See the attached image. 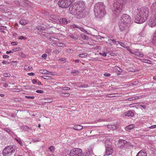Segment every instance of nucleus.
Here are the masks:
<instances>
[{"mask_svg":"<svg viewBox=\"0 0 156 156\" xmlns=\"http://www.w3.org/2000/svg\"><path fill=\"white\" fill-rule=\"evenodd\" d=\"M151 8L153 9H154V11L153 12V16L150 18L149 20L148 24L150 27H153L156 26V0L152 5Z\"/></svg>","mask_w":156,"mask_h":156,"instance_id":"39448f33","label":"nucleus"},{"mask_svg":"<svg viewBox=\"0 0 156 156\" xmlns=\"http://www.w3.org/2000/svg\"><path fill=\"white\" fill-rule=\"evenodd\" d=\"M83 126L80 125H74L73 126L74 129L76 130H81L83 129Z\"/></svg>","mask_w":156,"mask_h":156,"instance_id":"f3484780","label":"nucleus"},{"mask_svg":"<svg viewBox=\"0 0 156 156\" xmlns=\"http://www.w3.org/2000/svg\"><path fill=\"white\" fill-rule=\"evenodd\" d=\"M18 39L20 40L26 39V37L24 36H19Z\"/></svg>","mask_w":156,"mask_h":156,"instance_id":"a18cd8bd","label":"nucleus"},{"mask_svg":"<svg viewBox=\"0 0 156 156\" xmlns=\"http://www.w3.org/2000/svg\"><path fill=\"white\" fill-rule=\"evenodd\" d=\"M104 75L105 76H109L110 75L109 73H106L104 74Z\"/></svg>","mask_w":156,"mask_h":156,"instance_id":"774afa93","label":"nucleus"},{"mask_svg":"<svg viewBox=\"0 0 156 156\" xmlns=\"http://www.w3.org/2000/svg\"><path fill=\"white\" fill-rule=\"evenodd\" d=\"M61 95L64 97H68L69 95V94L68 93H62Z\"/></svg>","mask_w":156,"mask_h":156,"instance_id":"c9c22d12","label":"nucleus"},{"mask_svg":"<svg viewBox=\"0 0 156 156\" xmlns=\"http://www.w3.org/2000/svg\"><path fill=\"white\" fill-rule=\"evenodd\" d=\"M43 77L44 79L46 80H49L51 78L50 76H44Z\"/></svg>","mask_w":156,"mask_h":156,"instance_id":"37998d69","label":"nucleus"},{"mask_svg":"<svg viewBox=\"0 0 156 156\" xmlns=\"http://www.w3.org/2000/svg\"><path fill=\"white\" fill-rule=\"evenodd\" d=\"M52 45L54 46H58V47H63L65 46V44L59 42L54 43L52 44Z\"/></svg>","mask_w":156,"mask_h":156,"instance_id":"dca6fc26","label":"nucleus"},{"mask_svg":"<svg viewBox=\"0 0 156 156\" xmlns=\"http://www.w3.org/2000/svg\"><path fill=\"white\" fill-rule=\"evenodd\" d=\"M99 54L102 55L103 56L105 57L106 56V53L105 52H104L103 53H99Z\"/></svg>","mask_w":156,"mask_h":156,"instance_id":"3c124183","label":"nucleus"},{"mask_svg":"<svg viewBox=\"0 0 156 156\" xmlns=\"http://www.w3.org/2000/svg\"><path fill=\"white\" fill-rule=\"evenodd\" d=\"M150 129L156 128V125H154L151 126L149 127Z\"/></svg>","mask_w":156,"mask_h":156,"instance_id":"864d4df0","label":"nucleus"},{"mask_svg":"<svg viewBox=\"0 0 156 156\" xmlns=\"http://www.w3.org/2000/svg\"><path fill=\"white\" fill-rule=\"evenodd\" d=\"M25 97L27 98H30L31 99H34V96H25Z\"/></svg>","mask_w":156,"mask_h":156,"instance_id":"49530a36","label":"nucleus"},{"mask_svg":"<svg viewBox=\"0 0 156 156\" xmlns=\"http://www.w3.org/2000/svg\"><path fill=\"white\" fill-rule=\"evenodd\" d=\"M149 13V9L146 7H143L138 9L134 22L137 23H144L148 17Z\"/></svg>","mask_w":156,"mask_h":156,"instance_id":"f257e3e1","label":"nucleus"},{"mask_svg":"<svg viewBox=\"0 0 156 156\" xmlns=\"http://www.w3.org/2000/svg\"><path fill=\"white\" fill-rule=\"evenodd\" d=\"M45 52L47 53H51L52 52V50L51 49L48 48L46 50Z\"/></svg>","mask_w":156,"mask_h":156,"instance_id":"ea45409f","label":"nucleus"},{"mask_svg":"<svg viewBox=\"0 0 156 156\" xmlns=\"http://www.w3.org/2000/svg\"><path fill=\"white\" fill-rule=\"evenodd\" d=\"M3 86L5 87H8V84L6 83L3 84Z\"/></svg>","mask_w":156,"mask_h":156,"instance_id":"338daca9","label":"nucleus"},{"mask_svg":"<svg viewBox=\"0 0 156 156\" xmlns=\"http://www.w3.org/2000/svg\"><path fill=\"white\" fill-rule=\"evenodd\" d=\"M16 147L14 146L6 147L3 150L2 154L4 156H10L15 152Z\"/></svg>","mask_w":156,"mask_h":156,"instance_id":"423d86ee","label":"nucleus"},{"mask_svg":"<svg viewBox=\"0 0 156 156\" xmlns=\"http://www.w3.org/2000/svg\"><path fill=\"white\" fill-rule=\"evenodd\" d=\"M87 86H87V85H81V86H80V87H83V88H86L87 87Z\"/></svg>","mask_w":156,"mask_h":156,"instance_id":"13d9d810","label":"nucleus"},{"mask_svg":"<svg viewBox=\"0 0 156 156\" xmlns=\"http://www.w3.org/2000/svg\"><path fill=\"white\" fill-rule=\"evenodd\" d=\"M105 149V154L106 155H109L112 154L113 149L112 146L110 144L106 145Z\"/></svg>","mask_w":156,"mask_h":156,"instance_id":"1a4fd4ad","label":"nucleus"},{"mask_svg":"<svg viewBox=\"0 0 156 156\" xmlns=\"http://www.w3.org/2000/svg\"><path fill=\"white\" fill-rule=\"evenodd\" d=\"M147 154L144 150H140L136 154V156H147Z\"/></svg>","mask_w":156,"mask_h":156,"instance_id":"f8f14e48","label":"nucleus"},{"mask_svg":"<svg viewBox=\"0 0 156 156\" xmlns=\"http://www.w3.org/2000/svg\"><path fill=\"white\" fill-rule=\"evenodd\" d=\"M60 89H61L62 90H70V88L69 87H62L60 88Z\"/></svg>","mask_w":156,"mask_h":156,"instance_id":"473e14b6","label":"nucleus"},{"mask_svg":"<svg viewBox=\"0 0 156 156\" xmlns=\"http://www.w3.org/2000/svg\"><path fill=\"white\" fill-rule=\"evenodd\" d=\"M119 142L120 145L121 146H123L127 144V141L126 140L122 139H119Z\"/></svg>","mask_w":156,"mask_h":156,"instance_id":"412c9836","label":"nucleus"},{"mask_svg":"<svg viewBox=\"0 0 156 156\" xmlns=\"http://www.w3.org/2000/svg\"><path fill=\"white\" fill-rule=\"evenodd\" d=\"M143 62L147 63L148 64H151V62L149 60H146V59H144V60Z\"/></svg>","mask_w":156,"mask_h":156,"instance_id":"58836bf2","label":"nucleus"},{"mask_svg":"<svg viewBox=\"0 0 156 156\" xmlns=\"http://www.w3.org/2000/svg\"><path fill=\"white\" fill-rule=\"evenodd\" d=\"M20 47H17L16 48H14L12 49V51H16L20 50Z\"/></svg>","mask_w":156,"mask_h":156,"instance_id":"e433bc0d","label":"nucleus"},{"mask_svg":"<svg viewBox=\"0 0 156 156\" xmlns=\"http://www.w3.org/2000/svg\"><path fill=\"white\" fill-rule=\"evenodd\" d=\"M87 54L86 53L78 55L79 57L81 58H85L87 56Z\"/></svg>","mask_w":156,"mask_h":156,"instance_id":"2f4dec72","label":"nucleus"},{"mask_svg":"<svg viewBox=\"0 0 156 156\" xmlns=\"http://www.w3.org/2000/svg\"><path fill=\"white\" fill-rule=\"evenodd\" d=\"M69 36L70 37L75 40H77L78 39V36L76 34H70Z\"/></svg>","mask_w":156,"mask_h":156,"instance_id":"b1692460","label":"nucleus"},{"mask_svg":"<svg viewBox=\"0 0 156 156\" xmlns=\"http://www.w3.org/2000/svg\"><path fill=\"white\" fill-rule=\"evenodd\" d=\"M71 27L72 28H79V27L77 26L75 24H73L71 26Z\"/></svg>","mask_w":156,"mask_h":156,"instance_id":"09e8293b","label":"nucleus"},{"mask_svg":"<svg viewBox=\"0 0 156 156\" xmlns=\"http://www.w3.org/2000/svg\"><path fill=\"white\" fill-rule=\"evenodd\" d=\"M55 38L53 37H51L49 38V39L51 41H54V40L55 39Z\"/></svg>","mask_w":156,"mask_h":156,"instance_id":"6e6d98bb","label":"nucleus"},{"mask_svg":"<svg viewBox=\"0 0 156 156\" xmlns=\"http://www.w3.org/2000/svg\"><path fill=\"white\" fill-rule=\"evenodd\" d=\"M79 28L81 31H82V32H83L86 33L87 32L86 30L83 28H81V27H79Z\"/></svg>","mask_w":156,"mask_h":156,"instance_id":"c03bdc74","label":"nucleus"},{"mask_svg":"<svg viewBox=\"0 0 156 156\" xmlns=\"http://www.w3.org/2000/svg\"><path fill=\"white\" fill-rule=\"evenodd\" d=\"M128 50L132 54H134L136 56L139 57H142L144 56V55L142 52L139 51L137 50L135 51L133 50H131L130 49H128Z\"/></svg>","mask_w":156,"mask_h":156,"instance_id":"9b49d317","label":"nucleus"},{"mask_svg":"<svg viewBox=\"0 0 156 156\" xmlns=\"http://www.w3.org/2000/svg\"><path fill=\"white\" fill-rule=\"evenodd\" d=\"M40 73L43 74H50L51 75H53V73L52 72H49L45 69L41 70L40 71Z\"/></svg>","mask_w":156,"mask_h":156,"instance_id":"2eb2a0df","label":"nucleus"},{"mask_svg":"<svg viewBox=\"0 0 156 156\" xmlns=\"http://www.w3.org/2000/svg\"><path fill=\"white\" fill-rule=\"evenodd\" d=\"M47 55L46 54H43L41 56L43 58H44V59H45V58H47Z\"/></svg>","mask_w":156,"mask_h":156,"instance_id":"603ef678","label":"nucleus"},{"mask_svg":"<svg viewBox=\"0 0 156 156\" xmlns=\"http://www.w3.org/2000/svg\"><path fill=\"white\" fill-rule=\"evenodd\" d=\"M32 68V67L30 66L26 65L24 66V69L25 70H29Z\"/></svg>","mask_w":156,"mask_h":156,"instance_id":"c85d7f7f","label":"nucleus"},{"mask_svg":"<svg viewBox=\"0 0 156 156\" xmlns=\"http://www.w3.org/2000/svg\"><path fill=\"white\" fill-rule=\"evenodd\" d=\"M152 42L156 46V30L153 34Z\"/></svg>","mask_w":156,"mask_h":156,"instance_id":"6ab92c4d","label":"nucleus"},{"mask_svg":"<svg viewBox=\"0 0 156 156\" xmlns=\"http://www.w3.org/2000/svg\"><path fill=\"white\" fill-rule=\"evenodd\" d=\"M14 139L20 145L23 146V144L21 139L19 137H16L14 138Z\"/></svg>","mask_w":156,"mask_h":156,"instance_id":"5701e85b","label":"nucleus"},{"mask_svg":"<svg viewBox=\"0 0 156 156\" xmlns=\"http://www.w3.org/2000/svg\"><path fill=\"white\" fill-rule=\"evenodd\" d=\"M20 23L22 25H24L28 23V21L25 20H21L20 21Z\"/></svg>","mask_w":156,"mask_h":156,"instance_id":"393cba45","label":"nucleus"},{"mask_svg":"<svg viewBox=\"0 0 156 156\" xmlns=\"http://www.w3.org/2000/svg\"><path fill=\"white\" fill-rule=\"evenodd\" d=\"M6 28V27H2L1 26V33H2L4 34H5V30H2V29H5Z\"/></svg>","mask_w":156,"mask_h":156,"instance_id":"f704fd0d","label":"nucleus"},{"mask_svg":"<svg viewBox=\"0 0 156 156\" xmlns=\"http://www.w3.org/2000/svg\"><path fill=\"white\" fill-rule=\"evenodd\" d=\"M27 74L29 76H33L34 75V73H27Z\"/></svg>","mask_w":156,"mask_h":156,"instance_id":"680f3d73","label":"nucleus"},{"mask_svg":"<svg viewBox=\"0 0 156 156\" xmlns=\"http://www.w3.org/2000/svg\"><path fill=\"white\" fill-rule=\"evenodd\" d=\"M110 41H112V42L115 43V44H117V43H119L121 46H122V47L124 48H126L128 49H129L127 47H126V46L124 45V44L121 42L120 41H115V40H110Z\"/></svg>","mask_w":156,"mask_h":156,"instance_id":"ddd939ff","label":"nucleus"},{"mask_svg":"<svg viewBox=\"0 0 156 156\" xmlns=\"http://www.w3.org/2000/svg\"><path fill=\"white\" fill-rule=\"evenodd\" d=\"M105 6L102 2H99L96 4L94 6V12L95 16L97 18H101L105 14Z\"/></svg>","mask_w":156,"mask_h":156,"instance_id":"20e7f679","label":"nucleus"},{"mask_svg":"<svg viewBox=\"0 0 156 156\" xmlns=\"http://www.w3.org/2000/svg\"><path fill=\"white\" fill-rule=\"evenodd\" d=\"M124 0H115L112 7L113 14L118 16L122 12V9L124 7Z\"/></svg>","mask_w":156,"mask_h":156,"instance_id":"7ed1b4c3","label":"nucleus"},{"mask_svg":"<svg viewBox=\"0 0 156 156\" xmlns=\"http://www.w3.org/2000/svg\"><path fill=\"white\" fill-rule=\"evenodd\" d=\"M134 127V124H132L126 126L125 128V129L126 131H128L133 129Z\"/></svg>","mask_w":156,"mask_h":156,"instance_id":"aec40b11","label":"nucleus"},{"mask_svg":"<svg viewBox=\"0 0 156 156\" xmlns=\"http://www.w3.org/2000/svg\"><path fill=\"white\" fill-rule=\"evenodd\" d=\"M140 106L142 108L144 109H146V106L144 105H141Z\"/></svg>","mask_w":156,"mask_h":156,"instance_id":"052dcab7","label":"nucleus"},{"mask_svg":"<svg viewBox=\"0 0 156 156\" xmlns=\"http://www.w3.org/2000/svg\"><path fill=\"white\" fill-rule=\"evenodd\" d=\"M36 92L37 93L42 94L44 93V91L41 90H36Z\"/></svg>","mask_w":156,"mask_h":156,"instance_id":"8fccbe9b","label":"nucleus"},{"mask_svg":"<svg viewBox=\"0 0 156 156\" xmlns=\"http://www.w3.org/2000/svg\"><path fill=\"white\" fill-rule=\"evenodd\" d=\"M115 69H117L119 72H122V70L118 66L115 67Z\"/></svg>","mask_w":156,"mask_h":156,"instance_id":"a19ab883","label":"nucleus"},{"mask_svg":"<svg viewBox=\"0 0 156 156\" xmlns=\"http://www.w3.org/2000/svg\"><path fill=\"white\" fill-rule=\"evenodd\" d=\"M107 127L108 129L111 130H114L116 129L117 127L116 125H108L107 126Z\"/></svg>","mask_w":156,"mask_h":156,"instance_id":"a211bd4d","label":"nucleus"},{"mask_svg":"<svg viewBox=\"0 0 156 156\" xmlns=\"http://www.w3.org/2000/svg\"><path fill=\"white\" fill-rule=\"evenodd\" d=\"M32 83L34 84H35L37 83V80L36 79H34L32 80Z\"/></svg>","mask_w":156,"mask_h":156,"instance_id":"e2e57ef3","label":"nucleus"},{"mask_svg":"<svg viewBox=\"0 0 156 156\" xmlns=\"http://www.w3.org/2000/svg\"><path fill=\"white\" fill-rule=\"evenodd\" d=\"M53 53L55 54H58L59 53L58 50H55L53 51Z\"/></svg>","mask_w":156,"mask_h":156,"instance_id":"de8ad7c7","label":"nucleus"},{"mask_svg":"<svg viewBox=\"0 0 156 156\" xmlns=\"http://www.w3.org/2000/svg\"><path fill=\"white\" fill-rule=\"evenodd\" d=\"M72 73H75L76 74H78L79 73V72L77 70H75L74 71L72 72Z\"/></svg>","mask_w":156,"mask_h":156,"instance_id":"0e129e2a","label":"nucleus"},{"mask_svg":"<svg viewBox=\"0 0 156 156\" xmlns=\"http://www.w3.org/2000/svg\"><path fill=\"white\" fill-rule=\"evenodd\" d=\"M49 149H50V151L52 152H53L55 150V148L53 146H51L50 147H49Z\"/></svg>","mask_w":156,"mask_h":156,"instance_id":"4c0bfd02","label":"nucleus"},{"mask_svg":"<svg viewBox=\"0 0 156 156\" xmlns=\"http://www.w3.org/2000/svg\"><path fill=\"white\" fill-rule=\"evenodd\" d=\"M37 29L38 30H44L45 28L44 27L41 26H38L37 27Z\"/></svg>","mask_w":156,"mask_h":156,"instance_id":"bb28decb","label":"nucleus"},{"mask_svg":"<svg viewBox=\"0 0 156 156\" xmlns=\"http://www.w3.org/2000/svg\"><path fill=\"white\" fill-rule=\"evenodd\" d=\"M60 60L62 61L65 62L66 61V59L65 58H62L60 59Z\"/></svg>","mask_w":156,"mask_h":156,"instance_id":"69168bd1","label":"nucleus"},{"mask_svg":"<svg viewBox=\"0 0 156 156\" xmlns=\"http://www.w3.org/2000/svg\"><path fill=\"white\" fill-rule=\"evenodd\" d=\"M3 58H8L9 57V56L7 55H4L2 56Z\"/></svg>","mask_w":156,"mask_h":156,"instance_id":"4d7b16f0","label":"nucleus"},{"mask_svg":"<svg viewBox=\"0 0 156 156\" xmlns=\"http://www.w3.org/2000/svg\"><path fill=\"white\" fill-rule=\"evenodd\" d=\"M43 101L45 103H50L52 101V99L50 98H45L43 100Z\"/></svg>","mask_w":156,"mask_h":156,"instance_id":"a878e982","label":"nucleus"},{"mask_svg":"<svg viewBox=\"0 0 156 156\" xmlns=\"http://www.w3.org/2000/svg\"><path fill=\"white\" fill-rule=\"evenodd\" d=\"M134 115L133 112L132 111H129L125 113V116L128 117H133Z\"/></svg>","mask_w":156,"mask_h":156,"instance_id":"4468645a","label":"nucleus"},{"mask_svg":"<svg viewBox=\"0 0 156 156\" xmlns=\"http://www.w3.org/2000/svg\"><path fill=\"white\" fill-rule=\"evenodd\" d=\"M20 56L21 57L23 58H25L26 57V55L24 53L22 52H20L19 54Z\"/></svg>","mask_w":156,"mask_h":156,"instance_id":"72a5a7b5","label":"nucleus"},{"mask_svg":"<svg viewBox=\"0 0 156 156\" xmlns=\"http://www.w3.org/2000/svg\"><path fill=\"white\" fill-rule=\"evenodd\" d=\"M10 53H13V52L12 50V51H7L6 52V54H8Z\"/></svg>","mask_w":156,"mask_h":156,"instance_id":"bf43d9fd","label":"nucleus"},{"mask_svg":"<svg viewBox=\"0 0 156 156\" xmlns=\"http://www.w3.org/2000/svg\"><path fill=\"white\" fill-rule=\"evenodd\" d=\"M80 36L84 40H87L88 38V37L86 35H84L83 34H80Z\"/></svg>","mask_w":156,"mask_h":156,"instance_id":"cd10ccee","label":"nucleus"},{"mask_svg":"<svg viewBox=\"0 0 156 156\" xmlns=\"http://www.w3.org/2000/svg\"><path fill=\"white\" fill-rule=\"evenodd\" d=\"M3 76L5 77H8L10 76V74L9 73H5L3 74Z\"/></svg>","mask_w":156,"mask_h":156,"instance_id":"79ce46f5","label":"nucleus"},{"mask_svg":"<svg viewBox=\"0 0 156 156\" xmlns=\"http://www.w3.org/2000/svg\"><path fill=\"white\" fill-rule=\"evenodd\" d=\"M92 152V151H87L86 152V153H85V156H91L90 155L91 154Z\"/></svg>","mask_w":156,"mask_h":156,"instance_id":"c756f323","label":"nucleus"},{"mask_svg":"<svg viewBox=\"0 0 156 156\" xmlns=\"http://www.w3.org/2000/svg\"><path fill=\"white\" fill-rule=\"evenodd\" d=\"M76 9L80 11H82L85 6V4L83 1H79L76 4Z\"/></svg>","mask_w":156,"mask_h":156,"instance_id":"9d476101","label":"nucleus"},{"mask_svg":"<svg viewBox=\"0 0 156 156\" xmlns=\"http://www.w3.org/2000/svg\"><path fill=\"white\" fill-rule=\"evenodd\" d=\"M60 21V23L64 25L68 23V21L67 19L65 18H62L61 19Z\"/></svg>","mask_w":156,"mask_h":156,"instance_id":"4be33fe9","label":"nucleus"},{"mask_svg":"<svg viewBox=\"0 0 156 156\" xmlns=\"http://www.w3.org/2000/svg\"><path fill=\"white\" fill-rule=\"evenodd\" d=\"M69 155L70 156H83V154L81 149L76 148L70 151Z\"/></svg>","mask_w":156,"mask_h":156,"instance_id":"6e6552de","label":"nucleus"},{"mask_svg":"<svg viewBox=\"0 0 156 156\" xmlns=\"http://www.w3.org/2000/svg\"><path fill=\"white\" fill-rule=\"evenodd\" d=\"M73 1V0H60L58 4L59 7L62 8H66L72 4Z\"/></svg>","mask_w":156,"mask_h":156,"instance_id":"0eeeda50","label":"nucleus"},{"mask_svg":"<svg viewBox=\"0 0 156 156\" xmlns=\"http://www.w3.org/2000/svg\"><path fill=\"white\" fill-rule=\"evenodd\" d=\"M4 130L6 132L8 133L10 135L12 134V132L10 129L5 128L4 129Z\"/></svg>","mask_w":156,"mask_h":156,"instance_id":"7c9ffc66","label":"nucleus"},{"mask_svg":"<svg viewBox=\"0 0 156 156\" xmlns=\"http://www.w3.org/2000/svg\"><path fill=\"white\" fill-rule=\"evenodd\" d=\"M11 44L12 45H16L17 44H17V43L16 42H11Z\"/></svg>","mask_w":156,"mask_h":156,"instance_id":"5fc2aeb1","label":"nucleus"},{"mask_svg":"<svg viewBox=\"0 0 156 156\" xmlns=\"http://www.w3.org/2000/svg\"><path fill=\"white\" fill-rule=\"evenodd\" d=\"M131 24L130 16L127 14H123L122 16L119 23L120 30L124 33H127Z\"/></svg>","mask_w":156,"mask_h":156,"instance_id":"f03ea898","label":"nucleus"}]
</instances>
